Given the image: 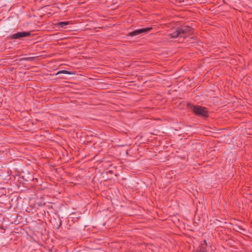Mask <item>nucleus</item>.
<instances>
[{"instance_id":"6e6552de","label":"nucleus","mask_w":252,"mask_h":252,"mask_svg":"<svg viewBox=\"0 0 252 252\" xmlns=\"http://www.w3.org/2000/svg\"><path fill=\"white\" fill-rule=\"evenodd\" d=\"M196 252H206V250L205 248L201 247Z\"/></svg>"},{"instance_id":"7ed1b4c3","label":"nucleus","mask_w":252,"mask_h":252,"mask_svg":"<svg viewBox=\"0 0 252 252\" xmlns=\"http://www.w3.org/2000/svg\"><path fill=\"white\" fill-rule=\"evenodd\" d=\"M152 29H153L152 28L149 27V28H146L136 30L135 31H133L128 33L127 35L130 36H136V35L142 34L143 33H146V32H149L151 30H152Z\"/></svg>"},{"instance_id":"423d86ee","label":"nucleus","mask_w":252,"mask_h":252,"mask_svg":"<svg viewBox=\"0 0 252 252\" xmlns=\"http://www.w3.org/2000/svg\"><path fill=\"white\" fill-rule=\"evenodd\" d=\"M60 74H73L74 73H73L72 72L63 70H61V71H58L57 72V73L56 74V75H59Z\"/></svg>"},{"instance_id":"f257e3e1","label":"nucleus","mask_w":252,"mask_h":252,"mask_svg":"<svg viewBox=\"0 0 252 252\" xmlns=\"http://www.w3.org/2000/svg\"><path fill=\"white\" fill-rule=\"evenodd\" d=\"M193 32V29L189 26H182L176 28L174 31L169 34L171 38L181 37L185 38Z\"/></svg>"},{"instance_id":"20e7f679","label":"nucleus","mask_w":252,"mask_h":252,"mask_svg":"<svg viewBox=\"0 0 252 252\" xmlns=\"http://www.w3.org/2000/svg\"><path fill=\"white\" fill-rule=\"evenodd\" d=\"M31 35L29 32H20L11 35L10 38L12 39H21L23 37H27Z\"/></svg>"},{"instance_id":"39448f33","label":"nucleus","mask_w":252,"mask_h":252,"mask_svg":"<svg viewBox=\"0 0 252 252\" xmlns=\"http://www.w3.org/2000/svg\"><path fill=\"white\" fill-rule=\"evenodd\" d=\"M69 21L59 22L56 25L60 28H64L65 26L69 25Z\"/></svg>"},{"instance_id":"0eeeda50","label":"nucleus","mask_w":252,"mask_h":252,"mask_svg":"<svg viewBox=\"0 0 252 252\" xmlns=\"http://www.w3.org/2000/svg\"><path fill=\"white\" fill-rule=\"evenodd\" d=\"M34 57H26L23 58L21 60L27 61H33L34 60Z\"/></svg>"},{"instance_id":"f03ea898","label":"nucleus","mask_w":252,"mask_h":252,"mask_svg":"<svg viewBox=\"0 0 252 252\" xmlns=\"http://www.w3.org/2000/svg\"><path fill=\"white\" fill-rule=\"evenodd\" d=\"M192 112L197 116L203 117H208V111L206 108L199 106L194 105L192 109Z\"/></svg>"}]
</instances>
